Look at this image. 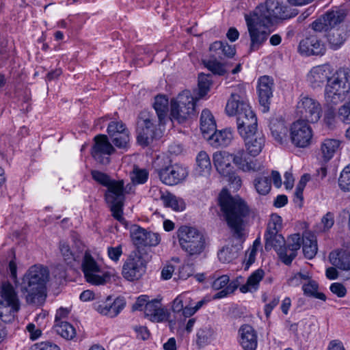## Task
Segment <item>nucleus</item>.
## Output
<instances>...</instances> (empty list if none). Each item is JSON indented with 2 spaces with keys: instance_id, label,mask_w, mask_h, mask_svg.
I'll return each instance as SVG.
<instances>
[{
  "instance_id": "1",
  "label": "nucleus",
  "mask_w": 350,
  "mask_h": 350,
  "mask_svg": "<svg viewBox=\"0 0 350 350\" xmlns=\"http://www.w3.org/2000/svg\"><path fill=\"white\" fill-rule=\"evenodd\" d=\"M297 14L275 0H266L250 14H245L247 33L250 40V51H256L267 40L271 33L270 27L276 19L286 20Z\"/></svg>"
},
{
  "instance_id": "2",
  "label": "nucleus",
  "mask_w": 350,
  "mask_h": 350,
  "mask_svg": "<svg viewBox=\"0 0 350 350\" xmlns=\"http://www.w3.org/2000/svg\"><path fill=\"white\" fill-rule=\"evenodd\" d=\"M220 216L230 229L233 237L244 239V226L251 209L247 202L239 196H231L226 189H222L218 197Z\"/></svg>"
},
{
  "instance_id": "3",
  "label": "nucleus",
  "mask_w": 350,
  "mask_h": 350,
  "mask_svg": "<svg viewBox=\"0 0 350 350\" xmlns=\"http://www.w3.org/2000/svg\"><path fill=\"white\" fill-rule=\"evenodd\" d=\"M49 278V271L46 267L35 265L29 268L21 284V291L25 294L27 303L39 306L44 302Z\"/></svg>"
},
{
  "instance_id": "4",
  "label": "nucleus",
  "mask_w": 350,
  "mask_h": 350,
  "mask_svg": "<svg viewBox=\"0 0 350 350\" xmlns=\"http://www.w3.org/2000/svg\"><path fill=\"white\" fill-rule=\"evenodd\" d=\"M232 160L237 168L243 172H256L263 169L262 162L248 157L243 149H240L233 154L226 151H217L213 155V165L222 176H229L234 170L231 164Z\"/></svg>"
},
{
  "instance_id": "5",
  "label": "nucleus",
  "mask_w": 350,
  "mask_h": 350,
  "mask_svg": "<svg viewBox=\"0 0 350 350\" xmlns=\"http://www.w3.org/2000/svg\"><path fill=\"white\" fill-rule=\"evenodd\" d=\"M350 90V70L340 68L328 81L325 90L327 104L332 107L341 103Z\"/></svg>"
},
{
  "instance_id": "6",
  "label": "nucleus",
  "mask_w": 350,
  "mask_h": 350,
  "mask_svg": "<svg viewBox=\"0 0 350 350\" xmlns=\"http://www.w3.org/2000/svg\"><path fill=\"white\" fill-rule=\"evenodd\" d=\"M81 268L86 281L92 285H105L116 275L114 269H102L88 251L83 256Z\"/></svg>"
},
{
  "instance_id": "7",
  "label": "nucleus",
  "mask_w": 350,
  "mask_h": 350,
  "mask_svg": "<svg viewBox=\"0 0 350 350\" xmlns=\"http://www.w3.org/2000/svg\"><path fill=\"white\" fill-rule=\"evenodd\" d=\"M178 238L180 247L190 256H198L205 249V237L196 228L181 226L178 230Z\"/></svg>"
},
{
  "instance_id": "8",
  "label": "nucleus",
  "mask_w": 350,
  "mask_h": 350,
  "mask_svg": "<svg viewBox=\"0 0 350 350\" xmlns=\"http://www.w3.org/2000/svg\"><path fill=\"white\" fill-rule=\"evenodd\" d=\"M20 309V301L14 288L10 282H3L0 298V319L3 322L14 321Z\"/></svg>"
},
{
  "instance_id": "9",
  "label": "nucleus",
  "mask_w": 350,
  "mask_h": 350,
  "mask_svg": "<svg viewBox=\"0 0 350 350\" xmlns=\"http://www.w3.org/2000/svg\"><path fill=\"white\" fill-rule=\"evenodd\" d=\"M142 250L132 252L122 265V275L128 281L137 280L146 272L150 256L148 254H144Z\"/></svg>"
},
{
  "instance_id": "10",
  "label": "nucleus",
  "mask_w": 350,
  "mask_h": 350,
  "mask_svg": "<svg viewBox=\"0 0 350 350\" xmlns=\"http://www.w3.org/2000/svg\"><path fill=\"white\" fill-rule=\"evenodd\" d=\"M170 116L172 120L183 123L195 115V100L188 90L179 94L171 100Z\"/></svg>"
},
{
  "instance_id": "11",
  "label": "nucleus",
  "mask_w": 350,
  "mask_h": 350,
  "mask_svg": "<svg viewBox=\"0 0 350 350\" xmlns=\"http://www.w3.org/2000/svg\"><path fill=\"white\" fill-rule=\"evenodd\" d=\"M154 116L147 111H142L137 120V141L139 144L147 146L153 139L161 135L156 129Z\"/></svg>"
},
{
  "instance_id": "12",
  "label": "nucleus",
  "mask_w": 350,
  "mask_h": 350,
  "mask_svg": "<svg viewBox=\"0 0 350 350\" xmlns=\"http://www.w3.org/2000/svg\"><path fill=\"white\" fill-rule=\"evenodd\" d=\"M296 113L299 120L315 123L321 116L322 108L319 102L306 94H301L297 104Z\"/></svg>"
},
{
  "instance_id": "13",
  "label": "nucleus",
  "mask_w": 350,
  "mask_h": 350,
  "mask_svg": "<svg viewBox=\"0 0 350 350\" xmlns=\"http://www.w3.org/2000/svg\"><path fill=\"white\" fill-rule=\"evenodd\" d=\"M247 109H251V107L247 103L245 87L239 84L231 92L226 106V111L229 116L239 117L240 113H245Z\"/></svg>"
},
{
  "instance_id": "14",
  "label": "nucleus",
  "mask_w": 350,
  "mask_h": 350,
  "mask_svg": "<svg viewBox=\"0 0 350 350\" xmlns=\"http://www.w3.org/2000/svg\"><path fill=\"white\" fill-rule=\"evenodd\" d=\"M131 237L133 243L137 247V250H141L142 247H156L161 241L159 234L136 225L131 230Z\"/></svg>"
},
{
  "instance_id": "15",
  "label": "nucleus",
  "mask_w": 350,
  "mask_h": 350,
  "mask_svg": "<svg viewBox=\"0 0 350 350\" xmlns=\"http://www.w3.org/2000/svg\"><path fill=\"white\" fill-rule=\"evenodd\" d=\"M304 120H297L291 127V139L292 143L300 148L308 146L312 137L311 127Z\"/></svg>"
},
{
  "instance_id": "16",
  "label": "nucleus",
  "mask_w": 350,
  "mask_h": 350,
  "mask_svg": "<svg viewBox=\"0 0 350 350\" xmlns=\"http://www.w3.org/2000/svg\"><path fill=\"white\" fill-rule=\"evenodd\" d=\"M94 140V144L92 148V157L101 164H108L110 161L109 156L115 152V148L106 135H98Z\"/></svg>"
},
{
  "instance_id": "17",
  "label": "nucleus",
  "mask_w": 350,
  "mask_h": 350,
  "mask_svg": "<svg viewBox=\"0 0 350 350\" xmlns=\"http://www.w3.org/2000/svg\"><path fill=\"white\" fill-rule=\"evenodd\" d=\"M157 171L161 180L168 185H176L187 176L186 169L177 164L167 165Z\"/></svg>"
},
{
  "instance_id": "18",
  "label": "nucleus",
  "mask_w": 350,
  "mask_h": 350,
  "mask_svg": "<svg viewBox=\"0 0 350 350\" xmlns=\"http://www.w3.org/2000/svg\"><path fill=\"white\" fill-rule=\"evenodd\" d=\"M325 51L323 42L316 33L310 34L301 40L299 44V53L307 56L323 55Z\"/></svg>"
},
{
  "instance_id": "19",
  "label": "nucleus",
  "mask_w": 350,
  "mask_h": 350,
  "mask_svg": "<svg viewBox=\"0 0 350 350\" xmlns=\"http://www.w3.org/2000/svg\"><path fill=\"white\" fill-rule=\"evenodd\" d=\"M273 88L274 81L271 77L264 75L258 79L257 91L260 104L263 107V112L268 111L269 109Z\"/></svg>"
},
{
  "instance_id": "20",
  "label": "nucleus",
  "mask_w": 350,
  "mask_h": 350,
  "mask_svg": "<svg viewBox=\"0 0 350 350\" xmlns=\"http://www.w3.org/2000/svg\"><path fill=\"white\" fill-rule=\"evenodd\" d=\"M257 118L252 109H247L245 113H240L237 117V131L241 137H247L258 132Z\"/></svg>"
},
{
  "instance_id": "21",
  "label": "nucleus",
  "mask_w": 350,
  "mask_h": 350,
  "mask_svg": "<svg viewBox=\"0 0 350 350\" xmlns=\"http://www.w3.org/2000/svg\"><path fill=\"white\" fill-rule=\"evenodd\" d=\"M125 305L126 302L123 298L118 297L112 301L111 297H108L105 301L94 303V308L100 314L112 318L117 316Z\"/></svg>"
},
{
  "instance_id": "22",
  "label": "nucleus",
  "mask_w": 350,
  "mask_h": 350,
  "mask_svg": "<svg viewBox=\"0 0 350 350\" xmlns=\"http://www.w3.org/2000/svg\"><path fill=\"white\" fill-rule=\"evenodd\" d=\"M332 70L329 64L315 66L311 69L307 76L310 84L313 88L321 87L325 81L331 79Z\"/></svg>"
},
{
  "instance_id": "23",
  "label": "nucleus",
  "mask_w": 350,
  "mask_h": 350,
  "mask_svg": "<svg viewBox=\"0 0 350 350\" xmlns=\"http://www.w3.org/2000/svg\"><path fill=\"white\" fill-rule=\"evenodd\" d=\"M265 248L267 251L274 249L277 252L280 260L283 262L284 258L285 240L284 238L276 231L271 229L270 232H266L265 234Z\"/></svg>"
},
{
  "instance_id": "24",
  "label": "nucleus",
  "mask_w": 350,
  "mask_h": 350,
  "mask_svg": "<svg viewBox=\"0 0 350 350\" xmlns=\"http://www.w3.org/2000/svg\"><path fill=\"white\" fill-rule=\"evenodd\" d=\"M242 138L245 142L247 156L256 159L254 157L260 153L265 144L264 134L258 131L252 135L249 134L247 137Z\"/></svg>"
},
{
  "instance_id": "25",
  "label": "nucleus",
  "mask_w": 350,
  "mask_h": 350,
  "mask_svg": "<svg viewBox=\"0 0 350 350\" xmlns=\"http://www.w3.org/2000/svg\"><path fill=\"white\" fill-rule=\"evenodd\" d=\"M239 334L240 345L245 350H255L256 349L257 334L251 325H242L239 330Z\"/></svg>"
},
{
  "instance_id": "26",
  "label": "nucleus",
  "mask_w": 350,
  "mask_h": 350,
  "mask_svg": "<svg viewBox=\"0 0 350 350\" xmlns=\"http://www.w3.org/2000/svg\"><path fill=\"white\" fill-rule=\"evenodd\" d=\"M124 183L122 180H112L107 187L105 193V200L108 204L114 202H122L124 200Z\"/></svg>"
},
{
  "instance_id": "27",
  "label": "nucleus",
  "mask_w": 350,
  "mask_h": 350,
  "mask_svg": "<svg viewBox=\"0 0 350 350\" xmlns=\"http://www.w3.org/2000/svg\"><path fill=\"white\" fill-rule=\"evenodd\" d=\"M144 314L154 322H162L167 319V312L161 307V303L154 299L149 301L144 308Z\"/></svg>"
},
{
  "instance_id": "28",
  "label": "nucleus",
  "mask_w": 350,
  "mask_h": 350,
  "mask_svg": "<svg viewBox=\"0 0 350 350\" xmlns=\"http://www.w3.org/2000/svg\"><path fill=\"white\" fill-rule=\"evenodd\" d=\"M206 140L211 146L217 148L228 146L232 138V131L230 129H225L217 131V129L211 135L207 136Z\"/></svg>"
},
{
  "instance_id": "29",
  "label": "nucleus",
  "mask_w": 350,
  "mask_h": 350,
  "mask_svg": "<svg viewBox=\"0 0 350 350\" xmlns=\"http://www.w3.org/2000/svg\"><path fill=\"white\" fill-rule=\"evenodd\" d=\"M330 263L335 267L344 271H350V252L344 250H335L329 255Z\"/></svg>"
},
{
  "instance_id": "30",
  "label": "nucleus",
  "mask_w": 350,
  "mask_h": 350,
  "mask_svg": "<svg viewBox=\"0 0 350 350\" xmlns=\"http://www.w3.org/2000/svg\"><path fill=\"white\" fill-rule=\"evenodd\" d=\"M273 139L280 144L285 143L288 138V128L282 120L272 119L269 124Z\"/></svg>"
},
{
  "instance_id": "31",
  "label": "nucleus",
  "mask_w": 350,
  "mask_h": 350,
  "mask_svg": "<svg viewBox=\"0 0 350 350\" xmlns=\"http://www.w3.org/2000/svg\"><path fill=\"white\" fill-rule=\"evenodd\" d=\"M302 244L304 256L308 259L313 258L318 250L316 236L310 232H304L302 237Z\"/></svg>"
},
{
  "instance_id": "32",
  "label": "nucleus",
  "mask_w": 350,
  "mask_h": 350,
  "mask_svg": "<svg viewBox=\"0 0 350 350\" xmlns=\"http://www.w3.org/2000/svg\"><path fill=\"white\" fill-rule=\"evenodd\" d=\"M116 126H117L114 125H108L107 133L111 139L112 143L114 144L115 146L120 149L126 150L129 147V131L117 134L113 131L114 129H116Z\"/></svg>"
},
{
  "instance_id": "33",
  "label": "nucleus",
  "mask_w": 350,
  "mask_h": 350,
  "mask_svg": "<svg viewBox=\"0 0 350 350\" xmlns=\"http://www.w3.org/2000/svg\"><path fill=\"white\" fill-rule=\"evenodd\" d=\"M200 130L203 137L206 139L216 130V122L213 114L208 109H204L200 116Z\"/></svg>"
},
{
  "instance_id": "34",
  "label": "nucleus",
  "mask_w": 350,
  "mask_h": 350,
  "mask_svg": "<svg viewBox=\"0 0 350 350\" xmlns=\"http://www.w3.org/2000/svg\"><path fill=\"white\" fill-rule=\"evenodd\" d=\"M264 276L265 271L263 269H258L256 270L247 278V282L239 287L240 291L243 293L256 291Z\"/></svg>"
},
{
  "instance_id": "35",
  "label": "nucleus",
  "mask_w": 350,
  "mask_h": 350,
  "mask_svg": "<svg viewBox=\"0 0 350 350\" xmlns=\"http://www.w3.org/2000/svg\"><path fill=\"white\" fill-rule=\"evenodd\" d=\"M291 242L285 246L286 252L283 262L289 265L297 256V252L301 247V239L299 234H295L291 237Z\"/></svg>"
},
{
  "instance_id": "36",
  "label": "nucleus",
  "mask_w": 350,
  "mask_h": 350,
  "mask_svg": "<svg viewBox=\"0 0 350 350\" xmlns=\"http://www.w3.org/2000/svg\"><path fill=\"white\" fill-rule=\"evenodd\" d=\"M154 108L158 117L159 124H163L168 110V99L164 96L155 97Z\"/></svg>"
},
{
  "instance_id": "37",
  "label": "nucleus",
  "mask_w": 350,
  "mask_h": 350,
  "mask_svg": "<svg viewBox=\"0 0 350 350\" xmlns=\"http://www.w3.org/2000/svg\"><path fill=\"white\" fill-rule=\"evenodd\" d=\"M160 198L165 206L170 207L174 211H183L185 208V204L183 200L177 198L176 196L171 193H163Z\"/></svg>"
},
{
  "instance_id": "38",
  "label": "nucleus",
  "mask_w": 350,
  "mask_h": 350,
  "mask_svg": "<svg viewBox=\"0 0 350 350\" xmlns=\"http://www.w3.org/2000/svg\"><path fill=\"white\" fill-rule=\"evenodd\" d=\"M346 34L343 29L336 28L329 30L327 34V41L332 49H337L344 43Z\"/></svg>"
},
{
  "instance_id": "39",
  "label": "nucleus",
  "mask_w": 350,
  "mask_h": 350,
  "mask_svg": "<svg viewBox=\"0 0 350 350\" xmlns=\"http://www.w3.org/2000/svg\"><path fill=\"white\" fill-rule=\"evenodd\" d=\"M325 22L328 30H332L334 27L343 21L345 15L341 10H332L327 12L322 16Z\"/></svg>"
},
{
  "instance_id": "40",
  "label": "nucleus",
  "mask_w": 350,
  "mask_h": 350,
  "mask_svg": "<svg viewBox=\"0 0 350 350\" xmlns=\"http://www.w3.org/2000/svg\"><path fill=\"white\" fill-rule=\"evenodd\" d=\"M307 282L303 284L302 290L305 295L314 297L323 301L326 300V296L323 293L318 292L319 285L317 282L311 279L306 280Z\"/></svg>"
},
{
  "instance_id": "41",
  "label": "nucleus",
  "mask_w": 350,
  "mask_h": 350,
  "mask_svg": "<svg viewBox=\"0 0 350 350\" xmlns=\"http://www.w3.org/2000/svg\"><path fill=\"white\" fill-rule=\"evenodd\" d=\"M340 142L336 139H327L321 144V150L325 161H328L338 149Z\"/></svg>"
},
{
  "instance_id": "42",
  "label": "nucleus",
  "mask_w": 350,
  "mask_h": 350,
  "mask_svg": "<svg viewBox=\"0 0 350 350\" xmlns=\"http://www.w3.org/2000/svg\"><path fill=\"white\" fill-rule=\"evenodd\" d=\"M54 328L57 334L66 340H71L76 335L75 327L66 321H60L59 323H55Z\"/></svg>"
},
{
  "instance_id": "43",
  "label": "nucleus",
  "mask_w": 350,
  "mask_h": 350,
  "mask_svg": "<svg viewBox=\"0 0 350 350\" xmlns=\"http://www.w3.org/2000/svg\"><path fill=\"white\" fill-rule=\"evenodd\" d=\"M196 170L200 174H208L211 170V163L208 154L204 151H200L196 157Z\"/></svg>"
},
{
  "instance_id": "44",
  "label": "nucleus",
  "mask_w": 350,
  "mask_h": 350,
  "mask_svg": "<svg viewBox=\"0 0 350 350\" xmlns=\"http://www.w3.org/2000/svg\"><path fill=\"white\" fill-rule=\"evenodd\" d=\"M219 59L210 56L207 60H203V64L214 75H224L226 72L225 65Z\"/></svg>"
},
{
  "instance_id": "45",
  "label": "nucleus",
  "mask_w": 350,
  "mask_h": 350,
  "mask_svg": "<svg viewBox=\"0 0 350 350\" xmlns=\"http://www.w3.org/2000/svg\"><path fill=\"white\" fill-rule=\"evenodd\" d=\"M189 299H190L189 293L185 292L178 296L173 301L172 309L175 313L181 312L184 316L185 307L189 305Z\"/></svg>"
},
{
  "instance_id": "46",
  "label": "nucleus",
  "mask_w": 350,
  "mask_h": 350,
  "mask_svg": "<svg viewBox=\"0 0 350 350\" xmlns=\"http://www.w3.org/2000/svg\"><path fill=\"white\" fill-rule=\"evenodd\" d=\"M211 84V75L200 73L198 75L199 96L200 98L203 97L208 93Z\"/></svg>"
},
{
  "instance_id": "47",
  "label": "nucleus",
  "mask_w": 350,
  "mask_h": 350,
  "mask_svg": "<svg viewBox=\"0 0 350 350\" xmlns=\"http://www.w3.org/2000/svg\"><path fill=\"white\" fill-rule=\"evenodd\" d=\"M254 187L260 195H266L271 190V180L268 177H258L254 180Z\"/></svg>"
},
{
  "instance_id": "48",
  "label": "nucleus",
  "mask_w": 350,
  "mask_h": 350,
  "mask_svg": "<svg viewBox=\"0 0 350 350\" xmlns=\"http://www.w3.org/2000/svg\"><path fill=\"white\" fill-rule=\"evenodd\" d=\"M208 300L206 298H203L200 301H198L196 304L192 302V299L190 297L189 299V305L185 307L184 317L185 318L193 316L196 312H198L203 306L208 303Z\"/></svg>"
},
{
  "instance_id": "49",
  "label": "nucleus",
  "mask_w": 350,
  "mask_h": 350,
  "mask_svg": "<svg viewBox=\"0 0 350 350\" xmlns=\"http://www.w3.org/2000/svg\"><path fill=\"white\" fill-rule=\"evenodd\" d=\"M338 186L343 191H350V165L346 166L340 173Z\"/></svg>"
},
{
  "instance_id": "50",
  "label": "nucleus",
  "mask_w": 350,
  "mask_h": 350,
  "mask_svg": "<svg viewBox=\"0 0 350 350\" xmlns=\"http://www.w3.org/2000/svg\"><path fill=\"white\" fill-rule=\"evenodd\" d=\"M60 252L67 264L71 263L77 260L76 255L72 252L68 244L65 241L59 242Z\"/></svg>"
},
{
  "instance_id": "51",
  "label": "nucleus",
  "mask_w": 350,
  "mask_h": 350,
  "mask_svg": "<svg viewBox=\"0 0 350 350\" xmlns=\"http://www.w3.org/2000/svg\"><path fill=\"white\" fill-rule=\"evenodd\" d=\"M310 278V275L308 271L298 272L288 279V284L291 286H298L301 284L303 286Z\"/></svg>"
},
{
  "instance_id": "52",
  "label": "nucleus",
  "mask_w": 350,
  "mask_h": 350,
  "mask_svg": "<svg viewBox=\"0 0 350 350\" xmlns=\"http://www.w3.org/2000/svg\"><path fill=\"white\" fill-rule=\"evenodd\" d=\"M131 178L135 184H144L148 180V172L146 170L134 167Z\"/></svg>"
},
{
  "instance_id": "53",
  "label": "nucleus",
  "mask_w": 350,
  "mask_h": 350,
  "mask_svg": "<svg viewBox=\"0 0 350 350\" xmlns=\"http://www.w3.org/2000/svg\"><path fill=\"white\" fill-rule=\"evenodd\" d=\"M109 204L110 205L112 216L120 223L124 224L125 222V219L122 216L124 202L110 203Z\"/></svg>"
},
{
  "instance_id": "54",
  "label": "nucleus",
  "mask_w": 350,
  "mask_h": 350,
  "mask_svg": "<svg viewBox=\"0 0 350 350\" xmlns=\"http://www.w3.org/2000/svg\"><path fill=\"white\" fill-rule=\"evenodd\" d=\"M338 117L342 122L350 124V100L339 108Z\"/></svg>"
},
{
  "instance_id": "55",
  "label": "nucleus",
  "mask_w": 350,
  "mask_h": 350,
  "mask_svg": "<svg viewBox=\"0 0 350 350\" xmlns=\"http://www.w3.org/2000/svg\"><path fill=\"white\" fill-rule=\"evenodd\" d=\"M211 56L222 60L224 59L223 42L216 41L210 46Z\"/></svg>"
},
{
  "instance_id": "56",
  "label": "nucleus",
  "mask_w": 350,
  "mask_h": 350,
  "mask_svg": "<svg viewBox=\"0 0 350 350\" xmlns=\"http://www.w3.org/2000/svg\"><path fill=\"white\" fill-rule=\"evenodd\" d=\"M91 174L95 181L105 187L109 185L112 180L107 174L98 170H92Z\"/></svg>"
},
{
  "instance_id": "57",
  "label": "nucleus",
  "mask_w": 350,
  "mask_h": 350,
  "mask_svg": "<svg viewBox=\"0 0 350 350\" xmlns=\"http://www.w3.org/2000/svg\"><path fill=\"white\" fill-rule=\"evenodd\" d=\"M212 335V332L208 328H203L197 333V343L199 345H204L208 343Z\"/></svg>"
},
{
  "instance_id": "58",
  "label": "nucleus",
  "mask_w": 350,
  "mask_h": 350,
  "mask_svg": "<svg viewBox=\"0 0 350 350\" xmlns=\"http://www.w3.org/2000/svg\"><path fill=\"white\" fill-rule=\"evenodd\" d=\"M334 224V216L331 212H327L321 219V229L319 231H327L329 230Z\"/></svg>"
},
{
  "instance_id": "59",
  "label": "nucleus",
  "mask_w": 350,
  "mask_h": 350,
  "mask_svg": "<svg viewBox=\"0 0 350 350\" xmlns=\"http://www.w3.org/2000/svg\"><path fill=\"white\" fill-rule=\"evenodd\" d=\"M107 254L109 258L114 261L118 262L122 255V247L121 245H118L116 247H108Z\"/></svg>"
},
{
  "instance_id": "60",
  "label": "nucleus",
  "mask_w": 350,
  "mask_h": 350,
  "mask_svg": "<svg viewBox=\"0 0 350 350\" xmlns=\"http://www.w3.org/2000/svg\"><path fill=\"white\" fill-rule=\"evenodd\" d=\"M329 289L332 293L336 295L338 297H344L347 294V289L341 283L335 282L332 284Z\"/></svg>"
},
{
  "instance_id": "61",
  "label": "nucleus",
  "mask_w": 350,
  "mask_h": 350,
  "mask_svg": "<svg viewBox=\"0 0 350 350\" xmlns=\"http://www.w3.org/2000/svg\"><path fill=\"white\" fill-rule=\"evenodd\" d=\"M219 260L224 263L230 262L234 258V254L231 253L229 247H224L218 252Z\"/></svg>"
},
{
  "instance_id": "62",
  "label": "nucleus",
  "mask_w": 350,
  "mask_h": 350,
  "mask_svg": "<svg viewBox=\"0 0 350 350\" xmlns=\"http://www.w3.org/2000/svg\"><path fill=\"white\" fill-rule=\"evenodd\" d=\"M229 280V277L226 275L219 276L213 281L212 288L216 291L221 289L228 284Z\"/></svg>"
},
{
  "instance_id": "63",
  "label": "nucleus",
  "mask_w": 350,
  "mask_h": 350,
  "mask_svg": "<svg viewBox=\"0 0 350 350\" xmlns=\"http://www.w3.org/2000/svg\"><path fill=\"white\" fill-rule=\"evenodd\" d=\"M193 273L194 270L192 265H184L179 269V278L187 280L189 277L191 276Z\"/></svg>"
},
{
  "instance_id": "64",
  "label": "nucleus",
  "mask_w": 350,
  "mask_h": 350,
  "mask_svg": "<svg viewBox=\"0 0 350 350\" xmlns=\"http://www.w3.org/2000/svg\"><path fill=\"white\" fill-rule=\"evenodd\" d=\"M33 350H60V349L52 342L44 341L35 344Z\"/></svg>"
}]
</instances>
